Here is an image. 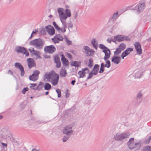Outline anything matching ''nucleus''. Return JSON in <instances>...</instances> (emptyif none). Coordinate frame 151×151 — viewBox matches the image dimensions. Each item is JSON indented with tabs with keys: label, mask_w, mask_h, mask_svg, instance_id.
<instances>
[{
	"label": "nucleus",
	"mask_w": 151,
	"mask_h": 151,
	"mask_svg": "<svg viewBox=\"0 0 151 151\" xmlns=\"http://www.w3.org/2000/svg\"><path fill=\"white\" fill-rule=\"evenodd\" d=\"M78 16V13L76 12L74 15V17L75 19H76Z\"/></svg>",
	"instance_id": "nucleus-62"
},
{
	"label": "nucleus",
	"mask_w": 151,
	"mask_h": 151,
	"mask_svg": "<svg viewBox=\"0 0 151 151\" xmlns=\"http://www.w3.org/2000/svg\"><path fill=\"white\" fill-rule=\"evenodd\" d=\"M40 73V71L38 70H36L33 71L32 74L33 75L35 76L38 77V75Z\"/></svg>",
	"instance_id": "nucleus-37"
},
{
	"label": "nucleus",
	"mask_w": 151,
	"mask_h": 151,
	"mask_svg": "<svg viewBox=\"0 0 151 151\" xmlns=\"http://www.w3.org/2000/svg\"><path fill=\"white\" fill-rule=\"evenodd\" d=\"M40 52L37 50H35L33 52L32 54V55H36L38 57L39 56V54Z\"/></svg>",
	"instance_id": "nucleus-40"
},
{
	"label": "nucleus",
	"mask_w": 151,
	"mask_h": 151,
	"mask_svg": "<svg viewBox=\"0 0 151 151\" xmlns=\"http://www.w3.org/2000/svg\"><path fill=\"white\" fill-rule=\"evenodd\" d=\"M46 31L50 35H53L55 34V30L53 27L51 25H49L45 28Z\"/></svg>",
	"instance_id": "nucleus-11"
},
{
	"label": "nucleus",
	"mask_w": 151,
	"mask_h": 151,
	"mask_svg": "<svg viewBox=\"0 0 151 151\" xmlns=\"http://www.w3.org/2000/svg\"><path fill=\"white\" fill-rule=\"evenodd\" d=\"M110 52L109 50L107 49V51L105 54V56L104 58V60L106 61L108 59H109L110 57Z\"/></svg>",
	"instance_id": "nucleus-24"
},
{
	"label": "nucleus",
	"mask_w": 151,
	"mask_h": 151,
	"mask_svg": "<svg viewBox=\"0 0 151 151\" xmlns=\"http://www.w3.org/2000/svg\"><path fill=\"white\" fill-rule=\"evenodd\" d=\"M27 91L26 88H25L22 90V93L24 94L25 93V92Z\"/></svg>",
	"instance_id": "nucleus-56"
},
{
	"label": "nucleus",
	"mask_w": 151,
	"mask_h": 151,
	"mask_svg": "<svg viewBox=\"0 0 151 151\" xmlns=\"http://www.w3.org/2000/svg\"><path fill=\"white\" fill-rule=\"evenodd\" d=\"M14 66L17 68L19 69L21 72V76H23L24 74V71L23 67L20 63H15Z\"/></svg>",
	"instance_id": "nucleus-13"
},
{
	"label": "nucleus",
	"mask_w": 151,
	"mask_h": 151,
	"mask_svg": "<svg viewBox=\"0 0 151 151\" xmlns=\"http://www.w3.org/2000/svg\"><path fill=\"white\" fill-rule=\"evenodd\" d=\"M112 40H113L112 38H111L110 39L108 38L107 39L106 41L109 43H111Z\"/></svg>",
	"instance_id": "nucleus-55"
},
{
	"label": "nucleus",
	"mask_w": 151,
	"mask_h": 151,
	"mask_svg": "<svg viewBox=\"0 0 151 151\" xmlns=\"http://www.w3.org/2000/svg\"><path fill=\"white\" fill-rule=\"evenodd\" d=\"M67 43L68 44V45H70L71 44V41H70L69 40H67Z\"/></svg>",
	"instance_id": "nucleus-58"
},
{
	"label": "nucleus",
	"mask_w": 151,
	"mask_h": 151,
	"mask_svg": "<svg viewBox=\"0 0 151 151\" xmlns=\"http://www.w3.org/2000/svg\"><path fill=\"white\" fill-rule=\"evenodd\" d=\"M114 39L118 42H121L123 41V35H118L114 36Z\"/></svg>",
	"instance_id": "nucleus-23"
},
{
	"label": "nucleus",
	"mask_w": 151,
	"mask_h": 151,
	"mask_svg": "<svg viewBox=\"0 0 151 151\" xmlns=\"http://www.w3.org/2000/svg\"><path fill=\"white\" fill-rule=\"evenodd\" d=\"M56 66L57 68H59L61 67V64L60 61L58 62H56Z\"/></svg>",
	"instance_id": "nucleus-49"
},
{
	"label": "nucleus",
	"mask_w": 151,
	"mask_h": 151,
	"mask_svg": "<svg viewBox=\"0 0 151 151\" xmlns=\"http://www.w3.org/2000/svg\"><path fill=\"white\" fill-rule=\"evenodd\" d=\"M134 138H130L127 143L130 149L132 150L136 147H137V148L140 147L141 146L140 142H139L135 144H134Z\"/></svg>",
	"instance_id": "nucleus-6"
},
{
	"label": "nucleus",
	"mask_w": 151,
	"mask_h": 151,
	"mask_svg": "<svg viewBox=\"0 0 151 151\" xmlns=\"http://www.w3.org/2000/svg\"><path fill=\"white\" fill-rule=\"evenodd\" d=\"M141 151H151V146H147L144 147Z\"/></svg>",
	"instance_id": "nucleus-27"
},
{
	"label": "nucleus",
	"mask_w": 151,
	"mask_h": 151,
	"mask_svg": "<svg viewBox=\"0 0 151 151\" xmlns=\"http://www.w3.org/2000/svg\"><path fill=\"white\" fill-rule=\"evenodd\" d=\"M67 56L69 59H71L72 56L69 53H67L66 55Z\"/></svg>",
	"instance_id": "nucleus-53"
},
{
	"label": "nucleus",
	"mask_w": 151,
	"mask_h": 151,
	"mask_svg": "<svg viewBox=\"0 0 151 151\" xmlns=\"http://www.w3.org/2000/svg\"><path fill=\"white\" fill-rule=\"evenodd\" d=\"M123 41L125 40L127 41H129L130 40V38L127 36H123Z\"/></svg>",
	"instance_id": "nucleus-48"
},
{
	"label": "nucleus",
	"mask_w": 151,
	"mask_h": 151,
	"mask_svg": "<svg viewBox=\"0 0 151 151\" xmlns=\"http://www.w3.org/2000/svg\"><path fill=\"white\" fill-rule=\"evenodd\" d=\"M58 95V97H61V91L59 89H57L56 91Z\"/></svg>",
	"instance_id": "nucleus-47"
},
{
	"label": "nucleus",
	"mask_w": 151,
	"mask_h": 151,
	"mask_svg": "<svg viewBox=\"0 0 151 151\" xmlns=\"http://www.w3.org/2000/svg\"><path fill=\"white\" fill-rule=\"evenodd\" d=\"M40 83H40L38 86H37L36 88H33V89L35 90L37 89L38 90H40L42 88V85H40Z\"/></svg>",
	"instance_id": "nucleus-42"
},
{
	"label": "nucleus",
	"mask_w": 151,
	"mask_h": 151,
	"mask_svg": "<svg viewBox=\"0 0 151 151\" xmlns=\"http://www.w3.org/2000/svg\"><path fill=\"white\" fill-rule=\"evenodd\" d=\"M63 37L62 36L60 35H56L53 38L51 39L52 41L55 43H58L60 41H62L63 40Z\"/></svg>",
	"instance_id": "nucleus-12"
},
{
	"label": "nucleus",
	"mask_w": 151,
	"mask_h": 151,
	"mask_svg": "<svg viewBox=\"0 0 151 151\" xmlns=\"http://www.w3.org/2000/svg\"><path fill=\"white\" fill-rule=\"evenodd\" d=\"M67 74L66 70L65 68H62L60 71V75L61 77H64L66 76Z\"/></svg>",
	"instance_id": "nucleus-22"
},
{
	"label": "nucleus",
	"mask_w": 151,
	"mask_h": 151,
	"mask_svg": "<svg viewBox=\"0 0 151 151\" xmlns=\"http://www.w3.org/2000/svg\"><path fill=\"white\" fill-rule=\"evenodd\" d=\"M53 25L56 30L58 31H61V28L57 25L55 22H53Z\"/></svg>",
	"instance_id": "nucleus-36"
},
{
	"label": "nucleus",
	"mask_w": 151,
	"mask_h": 151,
	"mask_svg": "<svg viewBox=\"0 0 151 151\" xmlns=\"http://www.w3.org/2000/svg\"><path fill=\"white\" fill-rule=\"evenodd\" d=\"M145 7V3L144 1L139 3L132 9L135 10L137 13L142 12Z\"/></svg>",
	"instance_id": "nucleus-7"
},
{
	"label": "nucleus",
	"mask_w": 151,
	"mask_h": 151,
	"mask_svg": "<svg viewBox=\"0 0 151 151\" xmlns=\"http://www.w3.org/2000/svg\"><path fill=\"white\" fill-rule=\"evenodd\" d=\"M93 74V73L92 72H90L87 78V79H88L91 78Z\"/></svg>",
	"instance_id": "nucleus-50"
},
{
	"label": "nucleus",
	"mask_w": 151,
	"mask_h": 151,
	"mask_svg": "<svg viewBox=\"0 0 151 151\" xmlns=\"http://www.w3.org/2000/svg\"><path fill=\"white\" fill-rule=\"evenodd\" d=\"M121 50L119 48H116V51L114 52V55H119L121 53Z\"/></svg>",
	"instance_id": "nucleus-30"
},
{
	"label": "nucleus",
	"mask_w": 151,
	"mask_h": 151,
	"mask_svg": "<svg viewBox=\"0 0 151 151\" xmlns=\"http://www.w3.org/2000/svg\"><path fill=\"white\" fill-rule=\"evenodd\" d=\"M147 15L149 18L151 20V9H149L147 11Z\"/></svg>",
	"instance_id": "nucleus-44"
},
{
	"label": "nucleus",
	"mask_w": 151,
	"mask_h": 151,
	"mask_svg": "<svg viewBox=\"0 0 151 151\" xmlns=\"http://www.w3.org/2000/svg\"><path fill=\"white\" fill-rule=\"evenodd\" d=\"M150 140L149 138L146 139L145 141V142L146 143H148L150 142Z\"/></svg>",
	"instance_id": "nucleus-57"
},
{
	"label": "nucleus",
	"mask_w": 151,
	"mask_h": 151,
	"mask_svg": "<svg viewBox=\"0 0 151 151\" xmlns=\"http://www.w3.org/2000/svg\"><path fill=\"white\" fill-rule=\"evenodd\" d=\"M83 71L84 72L85 70H87L88 71V69L87 68H85L84 69H82Z\"/></svg>",
	"instance_id": "nucleus-63"
},
{
	"label": "nucleus",
	"mask_w": 151,
	"mask_h": 151,
	"mask_svg": "<svg viewBox=\"0 0 151 151\" xmlns=\"http://www.w3.org/2000/svg\"><path fill=\"white\" fill-rule=\"evenodd\" d=\"M133 50V48L131 47H129L122 54L121 57L122 59H124L125 57L129 54Z\"/></svg>",
	"instance_id": "nucleus-15"
},
{
	"label": "nucleus",
	"mask_w": 151,
	"mask_h": 151,
	"mask_svg": "<svg viewBox=\"0 0 151 151\" xmlns=\"http://www.w3.org/2000/svg\"><path fill=\"white\" fill-rule=\"evenodd\" d=\"M126 47V45L125 44L122 43L120 44L119 46V48L122 51Z\"/></svg>",
	"instance_id": "nucleus-32"
},
{
	"label": "nucleus",
	"mask_w": 151,
	"mask_h": 151,
	"mask_svg": "<svg viewBox=\"0 0 151 151\" xmlns=\"http://www.w3.org/2000/svg\"><path fill=\"white\" fill-rule=\"evenodd\" d=\"M83 48L85 50L83 52L88 56H92L94 53L95 51L93 49H90L88 46H84Z\"/></svg>",
	"instance_id": "nucleus-10"
},
{
	"label": "nucleus",
	"mask_w": 151,
	"mask_h": 151,
	"mask_svg": "<svg viewBox=\"0 0 151 151\" xmlns=\"http://www.w3.org/2000/svg\"><path fill=\"white\" fill-rule=\"evenodd\" d=\"M147 6L149 9H151V0H150L147 3Z\"/></svg>",
	"instance_id": "nucleus-46"
},
{
	"label": "nucleus",
	"mask_w": 151,
	"mask_h": 151,
	"mask_svg": "<svg viewBox=\"0 0 151 151\" xmlns=\"http://www.w3.org/2000/svg\"><path fill=\"white\" fill-rule=\"evenodd\" d=\"M121 58L119 56H114L111 59V62H113L114 64H118L120 62Z\"/></svg>",
	"instance_id": "nucleus-17"
},
{
	"label": "nucleus",
	"mask_w": 151,
	"mask_h": 151,
	"mask_svg": "<svg viewBox=\"0 0 151 151\" xmlns=\"http://www.w3.org/2000/svg\"><path fill=\"white\" fill-rule=\"evenodd\" d=\"M44 42L41 39L38 38L30 41L29 44L30 45L35 46L38 49H41L44 45Z\"/></svg>",
	"instance_id": "nucleus-4"
},
{
	"label": "nucleus",
	"mask_w": 151,
	"mask_h": 151,
	"mask_svg": "<svg viewBox=\"0 0 151 151\" xmlns=\"http://www.w3.org/2000/svg\"><path fill=\"white\" fill-rule=\"evenodd\" d=\"M99 65L98 64H96L93 67L91 72L93 73V75H96L98 72Z\"/></svg>",
	"instance_id": "nucleus-18"
},
{
	"label": "nucleus",
	"mask_w": 151,
	"mask_h": 151,
	"mask_svg": "<svg viewBox=\"0 0 151 151\" xmlns=\"http://www.w3.org/2000/svg\"><path fill=\"white\" fill-rule=\"evenodd\" d=\"M143 95V93L141 91L138 92L137 96V99H141Z\"/></svg>",
	"instance_id": "nucleus-35"
},
{
	"label": "nucleus",
	"mask_w": 151,
	"mask_h": 151,
	"mask_svg": "<svg viewBox=\"0 0 151 151\" xmlns=\"http://www.w3.org/2000/svg\"><path fill=\"white\" fill-rule=\"evenodd\" d=\"M143 75V72L141 70L135 71L134 76L135 78H140Z\"/></svg>",
	"instance_id": "nucleus-19"
},
{
	"label": "nucleus",
	"mask_w": 151,
	"mask_h": 151,
	"mask_svg": "<svg viewBox=\"0 0 151 151\" xmlns=\"http://www.w3.org/2000/svg\"><path fill=\"white\" fill-rule=\"evenodd\" d=\"M38 78V77L35 76L33 75L32 74L31 76H29V79L30 80L32 81H36Z\"/></svg>",
	"instance_id": "nucleus-26"
},
{
	"label": "nucleus",
	"mask_w": 151,
	"mask_h": 151,
	"mask_svg": "<svg viewBox=\"0 0 151 151\" xmlns=\"http://www.w3.org/2000/svg\"><path fill=\"white\" fill-rule=\"evenodd\" d=\"M51 88V86L48 83H46L44 86L45 90H49Z\"/></svg>",
	"instance_id": "nucleus-28"
},
{
	"label": "nucleus",
	"mask_w": 151,
	"mask_h": 151,
	"mask_svg": "<svg viewBox=\"0 0 151 151\" xmlns=\"http://www.w3.org/2000/svg\"><path fill=\"white\" fill-rule=\"evenodd\" d=\"M61 60L63 62V64L65 66L68 65L69 63L68 60L65 58L64 55H61Z\"/></svg>",
	"instance_id": "nucleus-21"
},
{
	"label": "nucleus",
	"mask_w": 151,
	"mask_h": 151,
	"mask_svg": "<svg viewBox=\"0 0 151 151\" xmlns=\"http://www.w3.org/2000/svg\"><path fill=\"white\" fill-rule=\"evenodd\" d=\"M134 45L137 53L139 55H141L142 52L140 43L139 42H135Z\"/></svg>",
	"instance_id": "nucleus-14"
},
{
	"label": "nucleus",
	"mask_w": 151,
	"mask_h": 151,
	"mask_svg": "<svg viewBox=\"0 0 151 151\" xmlns=\"http://www.w3.org/2000/svg\"><path fill=\"white\" fill-rule=\"evenodd\" d=\"M103 65H104V63H102L101 64L100 68V70L99 71V73H103V72H104V67L103 66Z\"/></svg>",
	"instance_id": "nucleus-39"
},
{
	"label": "nucleus",
	"mask_w": 151,
	"mask_h": 151,
	"mask_svg": "<svg viewBox=\"0 0 151 151\" xmlns=\"http://www.w3.org/2000/svg\"><path fill=\"white\" fill-rule=\"evenodd\" d=\"M60 19L63 25L62 27L61 28V31L63 33L65 32L66 31L65 29L67 27V23L65 21V20L61 19Z\"/></svg>",
	"instance_id": "nucleus-16"
},
{
	"label": "nucleus",
	"mask_w": 151,
	"mask_h": 151,
	"mask_svg": "<svg viewBox=\"0 0 151 151\" xmlns=\"http://www.w3.org/2000/svg\"><path fill=\"white\" fill-rule=\"evenodd\" d=\"M8 73L9 74H10L11 75H13V72L11 71L10 70H8Z\"/></svg>",
	"instance_id": "nucleus-60"
},
{
	"label": "nucleus",
	"mask_w": 151,
	"mask_h": 151,
	"mask_svg": "<svg viewBox=\"0 0 151 151\" xmlns=\"http://www.w3.org/2000/svg\"><path fill=\"white\" fill-rule=\"evenodd\" d=\"M106 64H104L103 66L104 67H106L107 68H109L110 67L111 65L110 62L109 60H107L106 62Z\"/></svg>",
	"instance_id": "nucleus-31"
},
{
	"label": "nucleus",
	"mask_w": 151,
	"mask_h": 151,
	"mask_svg": "<svg viewBox=\"0 0 151 151\" xmlns=\"http://www.w3.org/2000/svg\"><path fill=\"white\" fill-rule=\"evenodd\" d=\"M93 65L92 60L91 59H89V62L88 65V67H89V68H91L92 66Z\"/></svg>",
	"instance_id": "nucleus-41"
},
{
	"label": "nucleus",
	"mask_w": 151,
	"mask_h": 151,
	"mask_svg": "<svg viewBox=\"0 0 151 151\" xmlns=\"http://www.w3.org/2000/svg\"><path fill=\"white\" fill-rule=\"evenodd\" d=\"M75 82L76 81L75 80L72 81L71 83V84L73 85H74L75 84Z\"/></svg>",
	"instance_id": "nucleus-61"
},
{
	"label": "nucleus",
	"mask_w": 151,
	"mask_h": 151,
	"mask_svg": "<svg viewBox=\"0 0 151 151\" xmlns=\"http://www.w3.org/2000/svg\"><path fill=\"white\" fill-rule=\"evenodd\" d=\"M81 62L78 61H73L71 63V65L72 66H75V67H78L80 65Z\"/></svg>",
	"instance_id": "nucleus-25"
},
{
	"label": "nucleus",
	"mask_w": 151,
	"mask_h": 151,
	"mask_svg": "<svg viewBox=\"0 0 151 151\" xmlns=\"http://www.w3.org/2000/svg\"><path fill=\"white\" fill-rule=\"evenodd\" d=\"M57 11L59 14L60 19L66 20L68 17L71 16V13L69 9H65L64 12V9L62 8H59L57 9Z\"/></svg>",
	"instance_id": "nucleus-3"
},
{
	"label": "nucleus",
	"mask_w": 151,
	"mask_h": 151,
	"mask_svg": "<svg viewBox=\"0 0 151 151\" xmlns=\"http://www.w3.org/2000/svg\"><path fill=\"white\" fill-rule=\"evenodd\" d=\"M118 14V12H117L116 13H114L111 18V19L113 20H115L117 18Z\"/></svg>",
	"instance_id": "nucleus-33"
},
{
	"label": "nucleus",
	"mask_w": 151,
	"mask_h": 151,
	"mask_svg": "<svg viewBox=\"0 0 151 151\" xmlns=\"http://www.w3.org/2000/svg\"><path fill=\"white\" fill-rule=\"evenodd\" d=\"M44 79H47V81L50 82L53 85L55 86L58 83L59 76L54 71L52 70L49 73H45Z\"/></svg>",
	"instance_id": "nucleus-2"
},
{
	"label": "nucleus",
	"mask_w": 151,
	"mask_h": 151,
	"mask_svg": "<svg viewBox=\"0 0 151 151\" xmlns=\"http://www.w3.org/2000/svg\"><path fill=\"white\" fill-rule=\"evenodd\" d=\"M15 51L17 53H22L25 54L26 56L29 55L28 52L24 47H22L21 46H18L15 48Z\"/></svg>",
	"instance_id": "nucleus-8"
},
{
	"label": "nucleus",
	"mask_w": 151,
	"mask_h": 151,
	"mask_svg": "<svg viewBox=\"0 0 151 151\" xmlns=\"http://www.w3.org/2000/svg\"><path fill=\"white\" fill-rule=\"evenodd\" d=\"M73 124H71L70 125H68L64 127L62 131L63 134L62 138V141L63 142H66L70 138L71 136L73 134Z\"/></svg>",
	"instance_id": "nucleus-1"
},
{
	"label": "nucleus",
	"mask_w": 151,
	"mask_h": 151,
	"mask_svg": "<svg viewBox=\"0 0 151 151\" xmlns=\"http://www.w3.org/2000/svg\"><path fill=\"white\" fill-rule=\"evenodd\" d=\"M68 27L72 28L73 27V24L71 23H70L68 24Z\"/></svg>",
	"instance_id": "nucleus-59"
},
{
	"label": "nucleus",
	"mask_w": 151,
	"mask_h": 151,
	"mask_svg": "<svg viewBox=\"0 0 151 151\" xmlns=\"http://www.w3.org/2000/svg\"><path fill=\"white\" fill-rule=\"evenodd\" d=\"M44 51L50 54H53L56 51V48L53 45L45 46L44 48Z\"/></svg>",
	"instance_id": "nucleus-9"
},
{
	"label": "nucleus",
	"mask_w": 151,
	"mask_h": 151,
	"mask_svg": "<svg viewBox=\"0 0 151 151\" xmlns=\"http://www.w3.org/2000/svg\"><path fill=\"white\" fill-rule=\"evenodd\" d=\"M85 73L83 71H80L78 72V74L79 75L80 78H83L85 76Z\"/></svg>",
	"instance_id": "nucleus-34"
},
{
	"label": "nucleus",
	"mask_w": 151,
	"mask_h": 151,
	"mask_svg": "<svg viewBox=\"0 0 151 151\" xmlns=\"http://www.w3.org/2000/svg\"><path fill=\"white\" fill-rule=\"evenodd\" d=\"M107 51V49H104L103 51V52H104L105 54Z\"/></svg>",
	"instance_id": "nucleus-64"
},
{
	"label": "nucleus",
	"mask_w": 151,
	"mask_h": 151,
	"mask_svg": "<svg viewBox=\"0 0 151 151\" xmlns=\"http://www.w3.org/2000/svg\"><path fill=\"white\" fill-rule=\"evenodd\" d=\"M1 144L2 145L3 147H7V145L6 144L2 142H1Z\"/></svg>",
	"instance_id": "nucleus-54"
},
{
	"label": "nucleus",
	"mask_w": 151,
	"mask_h": 151,
	"mask_svg": "<svg viewBox=\"0 0 151 151\" xmlns=\"http://www.w3.org/2000/svg\"><path fill=\"white\" fill-rule=\"evenodd\" d=\"M28 50L29 51V52L32 54L33 53V52H34V51L35 50L34 48L32 47H30V48L28 49Z\"/></svg>",
	"instance_id": "nucleus-51"
},
{
	"label": "nucleus",
	"mask_w": 151,
	"mask_h": 151,
	"mask_svg": "<svg viewBox=\"0 0 151 151\" xmlns=\"http://www.w3.org/2000/svg\"><path fill=\"white\" fill-rule=\"evenodd\" d=\"M54 60L55 63L60 61V58L58 56H55L54 58Z\"/></svg>",
	"instance_id": "nucleus-43"
},
{
	"label": "nucleus",
	"mask_w": 151,
	"mask_h": 151,
	"mask_svg": "<svg viewBox=\"0 0 151 151\" xmlns=\"http://www.w3.org/2000/svg\"><path fill=\"white\" fill-rule=\"evenodd\" d=\"M91 44L92 45L93 47L97 49V44H96V41L95 39H94L91 41Z\"/></svg>",
	"instance_id": "nucleus-29"
},
{
	"label": "nucleus",
	"mask_w": 151,
	"mask_h": 151,
	"mask_svg": "<svg viewBox=\"0 0 151 151\" xmlns=\"http://www.w3.org/2000/svg\"><path fill=\"white\" fill-rule=\"evenodd\" d=\"M31 86H30V88H32L33 89V88H35L34 87L37 86L36 84H30Z\"/></svg>",
	"instance_id": "nucleus-52"
},
{
	"label": "nucleus",
	"mask_w": 151,
	"mask_h": 151,
	"mask_svg": "<svg viewBox=\"0 0 151 151\" xmlns=\"http://www.w3.org/2000/svg\"><path fill=\"white\" fill-rule=\"evenodd\" d=\"M99 47L101 49H108V48L106 47H105L104 45L103 44H100L99 45Z\"/></svg>",
	"instance_id": "nucleus-45"
},
{
	"label": "nucleus",
	"mask_w": 151,
	"mask_h": 151,
	"mask_svg": "<svg viewBox=\"0 0 151 151\" xmlns=\"http://www.w3.org/2000/svg\"><path fill=\"white\" fill-rule=\"evenodd\" d=\"M148 31L149 35L151 36V27L149 28ZM146 40H147V42L151 41V37L149 39H147Z\"/></svg>",
	"instance_id": "nucleus-38"
},
{
	"label": "nucleus",
	"mask_w": 151,
	"mask_h": 151,
	"mask_svg": "<svg viewBox=\"0 0 151 151\" xmlns=\"http://www.w3.org/2000/svg\"><path fill=\"white\" fill-rule=\"evenodd\" d=\"M28 65L29 68H31L34 65V60L31 58H29L27 59Z\"/></svg>",
	"instance_id": "nucleus-20"
},
{
	"label": "nucleus",
	"mask_w": 151,
	"mask_h": 151,
	"mask_svg": "<svg viewBox=\"0 0 151 151\" xmlns=\"http://www.w3.org/2000/svg\"><path fill=\"white\" fill-rule=\"evenodd\" d=\"M130 134L129 132L117 133L114 136V139L118 141H122L124 139L129 138Z\"/></svg>",
	"instance_id": "nucleus-5"
}]
</instances>
